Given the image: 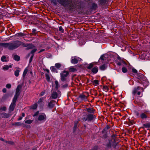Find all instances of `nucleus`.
Listing matches in <instances>:
<instances>
[{
	"label": "nucleus",
	"mask_w": 150,
	"mask_h": 150,
	"mask_svg": "<svg viewBox=\"0 0 150 150\" xmlns=\"http://www.w3.org/2000/svg\"><path fill=\"white\" fill-rule=\"evenodd\" d=\"M11 87V85L10 84H7L6 85V87L8 88H10Z\"/></svg>",
	"instance_id": "obj_38"
},
{
	"label": "nucleus",
	"mask_w": 150,
	"mask_h": 150,
	"mask_svg": "<svg viewBox=\"0 0 150 150\" xmlns=\"http://www.w3.org/2000/svg\"><path fill=\"white\" fill-rule=\"evenodd\" d=\"M21 45H23V46L26 47L28 46V45L27 44H25L22 42H21Z\"/></svg>",
	"instance_id": "obj_42"
},
{
	"label": "nucleus",
	"mask_w": 150,
	"mask_h": 150,
	"mask_svg": "<svg viewBox=\"0 0 150 150\" xmlns=\"http://www.w3.org/2000/svg\"><path fill=\"white\" fill-rule=\"evenodd\" d=\"M1 18V16L0 14V19Z\"/></svg>",
	"instance_id": "obj_62"
},
{
	"label": "nucleus",
	"mask_w": 150,
	"mask_h": 150,
	"mask_svg": "<svg viewBox=\"0 0 150 150\" xmlns=\"http://www.w3.org/2000/svg\"><path fill=\"white\" fill-rule=\"evenodd\" d=\"M19 72L20 71L18 70H17L15 71L14 72L15 75L17 77L19 75Z\"/></svg>",
	"instance_id": "obj_26"
},
{
	"label": "nucleus",
	"mask_w": 150,
	"mask_h": 150,
	"mask_svg": "<svg viewBox=\"0 0 150 150\" xmlns=\"http://www.w3.org/2000/svg\"><path fill=\"white\" fill-rule=\"evenodd\" d=\"M28 71V69L27 68H26L25 69L23 73V77H25V76L26 74L27 73Z\"/></svg>",
	"instance_id": "obj_22"
},
{
	"label": "nucleus",
	"mask_w": 150,
	"mask_h": 150,
	"mask_svg": "<svg viewBox=\"0 0 150 150\" xmlns=\"http://www.w3.org/2000/svg\"><path fill=\"white\" fill-rule=\"evenodd\" d=\"M33 55H32V56H31V57L30 58V61H29V62H31L32 61V59H33Z\"/></svg>",
	"instance_id": "obj_49"
},
{
	"label": "nucleus",
	"mask_w": 150,
	"mask_h": 150,
	"mask_svg": "<svg viewBox=\"0 0 150 150\" xmlns=\"http://www.w3.org/2000/svg\"><path fill=\"white\" fill-rule=\"evenodd\" d=\"M50 69L53 72L56 71V68L54 66H52L50 67Z\"/></svg>",
	"instance_id": "obj_29"
},
{
	"label": "nucleus",
	"mask_w": 150,
	"mask_h": 150,
	"mask_svg": "<svg viewBox=\"0 0 150 150\" xmlns=\"http://www.w3.org/2000/svg\"><path fill=\"white\" fill-rule=\"evenodd\" d=\"M9 143L10 144H13V142H10Z\"/></svg>",
	"instance_id": "obj_58"
},
{
	"label": "nucleus",
	"mask_w": 150,
	"mask_h": 150,
	"mask_svg": "<svg viewBox=\"0 0 150 150\" xmlns=\"http://www.w3.org/2000/svg\"><path fill=\"white\" fill-rule=\"evenodd\" d=\"M61 93L60 91H58L57 92H53L51 94V97L53 99H56L57 97L60 96Z\"/></svg>",
	"instance_id": "obj_4"
},
{
	"label": "nucleus",
	"mask_w": 150,
	"mask_h": 150,
	"mask_svg": "<svg viewBox=\"0 0 150 150\" xmlns=\"http://www.w3.org/2000/svg\"><path fill=\"white\" fill-rule=\"evenodd\" d=\"M14 59L16 61H18L20 60V57L17 55H15L14 56Z\"/></svg>",
	"instance_id": "obj_23"
},
{
	"label": "nucleus",
	"mask_w": 150,
	"mask_h": 150,
	"mask_svg": "<svg viewBox=\"0 0 150 150\" xmlns=\"http://www.w3.org/2000/svg\"><path fill=\"white\" fill-rule=\"evenodd\" d=\"M93 66V65L91 63L87 67V68L88 69H90L92 68Z\"/></svg>",
	"instance_id": "obj_36"
},
{
	"label": "nucleus",
	"mask_w": 150,
	"mask_h": 150,
	"mask_svg": "<svg viewBox=\"0 0 150 150\" xmlns=\"http://www.w3.org/2000/svg\"><path fill=\"white\" fill-rule=\"evenodd\" d=\"M32 46V45H29V46Z\"/></svg>",
	"instance_id": "obj_64"
},
{
	"label": "nucleus",
	"mask_w": 150,
	"mask_h": 150,
	"mask_svg": "<svg viewBox=\"0 0 150 150\" xmlns=\"http://www.w3.org/2000/svg\"><path fill=\"white\" fill-rule=\"evenodd\" d=\"M1 45L4 47L8 48L9 49L10 42L6 43H2L1 44Z\"/></svg>",
	"instance_id": "obj_15"
},
{
	"label": "nucleus",
	"mask_w": 150,
	"mask_h": 150,
	"mask_svg": "<svg viewBox=\"0 0 150 150\" xmlns=\"http://www.w3.org/2000/svg\"><path fill=\"white\" fill-rule=\"evenodd\" d=\"M55 83L56 85V89H58L59 87V84H58V82L57 81H55Z\"/></svg>",
	"instance_id": "obj_33"
},
{
	"label": "nucleus",
	"mask_w": 150,
	"mask_h": 150,
	"mask_svg": "<svg viewBox=\"0 0 150 150\" xmlns=\"http://www.w3.org/2000/svg\"><path fill=\"white\" fill-rule=\"evenodd\" d=\"M69 70L70 71L74 72L76 71V68L71 67L69 69Z\"/></svg>",
	"instance_id": "obj_25"
},
{
	"label": "nucleus",
	"mask_w": 150,
	"mask_h": 150,
	"mask_svg": "<svg viewBox=\"0 0 150 150\" xmlns=\"http://www.w3.org/2000/svg\"><path fill=\"white\" fill-rule=\"evenodd\" d=\"M87 111L88 112H91L92 110L90 108H88L87 109Z\"/></svg>",
	"instance_id": "obj_48"
},
{
	"label": "nucleus",
	"mask_w": 150,
	"mask_h": 150,
	"mask_svg": "<svg viewBox=\"0 0 150 150\" xmlns=\"http://www.w3.org/2000/svg\"><path fill=\"white\" fill-rule=\"evenodd\" d=\"M43 100V98H40L39 100L38 101V103H40L41 102H42Z\"/></svg>",
	"instance_id": "obj_40"
},
{
	"label": "nucleus",
	"mask_w": 150,
	"mask_h": 150,
	"mask_svg": "<svg viewBox=\"0 0 150 150\" xmlns=\"http://www.w3.org/2000/svg\"><path fill=\"white\" fill-rule=\"evenodd\" d=\"M21 45V42L18 40L10 42L9 50H13L19 47Z\"/></svg>",
	"instance_id": "obj_1"
},
{
	"label": "nucleus",
	"mask_w": 150,
	"mask_h": 150,
	"mask_svg": "<svg viewBox=\"0 0 150 150\" xmlns=\"http://www.w3.org/2000/svg\"><path fill=\"white\" fill-rule=\"evenodd\" d=\"M61 66V64L59 63H57L55 64V67L57 69L59 68Z\"/></svg>",
	"instance_id": "obj_24"
},
{
	"label": "nucleus",
	"mask_w": 150,
	"mask_h": 150,
	"mask_svg": "<svg viewBox=\"0 0 150 150\" xmlns=\"http://www.w3.org/2000/svg\"><path fill=\"white\" fill-rule=\"evenodd\" d=\"M93 83L95 86H97L98 85L99 83V81L97 80H95L92 82Z\"/></svg>",
	"instance_id": "obj_16"
},
{
	"label": "nucleus",
	"mask_w": 150,
	"mask_h": 150,
	"mask_svg": "<svg viewBox=\"0 0 150 150\" xmlns=\"http://www.w3.org/2000/svg\"><path fill=\"white\" fill-rule=\"evenodd\" d=\"M9 116V114L5 113H3L1 114V117L2 118H7Z\"/></svg>",
	"instance_id": "obj_11"
},
{
	"label": "nucleus",
	"mask_w": 150,
	"mask_h": 150,
	"mask_svg": "<svg viewBox=\"0 0 150 150\" xmlns=\"http://www.w3.org/2000/svg\"><path fill=\"white\" fill-rule=\"evenodd\" d=\"M12 67V65H10L8 66V65H6L4 66L3 67V69L4 70H8L9 68H11Z\"/></svg>",
	"instance_id": "obj_18"
},
{
	"label": "nucleus",
	"mask_w": 150,
	"mask_h": 150,
	"mask_svg": "<svg viewBox=\"0 0 150 150\" xmlns=\"http://www.w3.org/2000/svg\"><path fill=\"white\" fill-rule=\"evenodd\" d=\"M46 79L47 81H49L50 80V78L49 75L48 74H45Z\"/></svg>",
	"instance_id": "obj_31"
},
{
	"label": "nucleus",
	"mask_w": 150,
	"mask_h": 150,
	"mask_svg": "<svg viewBox=\"0 0 150 150\" xmlns=\"http://www.w3.org/2000/svg\"><path fill=\"white\" fill-rule=\"evenodd\" d=\"M132 72L134 73H136L137 72V70L135 69H132Z\"/></svg>",
	"instance_id": "obj_43"
},
{
	"label": "nucleus",
	"mask_w": 150,
	"mask_h": 150,
	"mask_svg": "<svg viewBox=\"0 0 150 150\" xmlns=\"http://www.w3.org/2000/svg\"><path fill=\"white\" fill-rule=\"evenodd\" d=\"M45 71H46L47 73H49V70L48 69H45Z\"/></svg>",
	"instance_id": "obj_54"
},
{
	"label": "nucleus",
	"mask_w": 150,
	"mask_h": 150,
	"mask_svg": "<svg viewBox=\"0 0 150 150\" xmlns=\"http://www.w3.org/2000/svg\"><path fill=\"white\" fill-rule=\"evenodd\" d=\"M15 125L17 126H21V124L20 122H17L15 123Z\"/></svg>",
	"instance_id": "obj_39"
},
{
	"label": "nucleus",
	"mask_w": 150,
	"mask_h": 150,
	"mask_svg": "<svg viewBox=\"0 0 150 150\" xmlns=\"http://www.w3.org/2000/svg\"><path fill=\"white\" fill-rule=\"evenodd\" d=\"M24 35V34L23 33H19L16 34V35L18 36H23Z\"/></svg>",
	"instance_id": "obj_37"
},
{
	"label": "nucleus",
	"mask_w": 150,
	"mask_h": 150,
	"mask_svg": "<svg viewBox=\"0 0 150 150\" xmlns=\"http://www.w3.org/2000/svg\"><path fill=\"white\" fill-rule=\"evenodd\" d=\"M2 91L4 93H5L6 92V89L5 88H4L3 89Z\"/></svg>",
	"instance_id": "obj_50"
},
{
	"label": "nucleus",
	"mask_w": 150,
	"mask_h": 150,
	"mask_svg": "<svg viewBox=\"0 0 150 150\" xmlns=\"http://www.w3.org/2000/svg\"><path fill=\"white\" fill-rule=\"evenodd\" d=\"M6 110V108L5 106L2 107L0 108V110L1 111H5Z\"/></svg>",
	"instance_id": "obj_30"
},
{
	"label": "nucleus",
	"mask_w": 150,
	"mask_h": 150,
	"mask_svg": "<svg viewBox=\"0 0 150 150\" xmlns=\"http://www.w3.org/2000/svg\"><path fill=\"white\" fill-rule=\"evenodd\" d=\"M97 147L95 146L91 150H97Z\"/></svg>",
	"instance_id": "obj_47"
},
{
	"label": "nucleus",
	"mask_w": 150,
	"mask_h": 150,
	"mask_svg": "<svg viewBox=\"0 0 150 150\" xmlns=\"http://www.w3.org/2000/svg\"><path fill=\"white\" fill-rule=\"evenodd\" d=\"M117 64H118V65H121V63H120L119 62V63H117Z\"/></svg>",
	"instance_id": "obj_59"
},
{
	"label": "nucleus",
	"mask_w": 150,
	"mask_h": 150,
	"mask_svg": "<svg viewBox=\"0 0 150 150\" xmlns=\"http://www.w3.org/2000/svg\"><path fill=\"white\" fill-rule=\"evenodd\" d=\"M1 140L3 141H4V139L3 138L1 139Z\"/></svg>",
	"instance_id": "obj_61"
},
{
	"label": "nucleus",
	"mask_w": 150,
	"mask_h": 150,
	"mask_svg": "<svg viewBox=\"0 0 150 150\" xmlns=\"http://www.w3.org/2000/svg\"><path fill=\"white\" fill-rule=\"evenodd\" d=\"M36 51V49H33L31 52V53L32 54L33 53Z\"/></svg>",
	"instance_id": "obj_44"
},
{
	"label": "nucleus",
	"mask_w": 150,
	"mask_h": 150,
	"mask_svg": "<svg viewBox=\"0 0 150 150\" xmlns=\"http://www.w3.org/2000/svg\"><path fill=\"white\" fill-rule=\"evenodd\" d=\"M39 113V112L38 111H37V112H36L33 115V116L34 117V116H36V115H38Z\"/></svg>",
	"instance_id": "obj_46"
},
{
	"label": "nucleus",
	"mask_w": 150,
	"mask_h": 150,
	"mask_svg": "<svg viewBox=\"0 0 150 150\" xmlns=\"http://www.w3.org/2000/svg\"><path fill=\"white\" fill-rule=\"evenodd\" d=\"M17 99L16 97H14L12 103H11L10 107L9 109L10 111H13L15 105V103Z\"/></svg>",
	"instance_id": "obj_7"
},
{
	"label": "nucleus",
	"mask_w": 150,
	"mask_h": 150,
	"mask_svg": "<svg viewBox=\"0 0 150 150\" xmlns=\"http://www.w3.org/2000/svg\"><path fill=\"white\" fill-rule=\"evenodd\" d=\"M139 117H141L142 119H144L146 118L147 117V116L145 114L142 113L140 114Z\"/></svg>",
	"instance_id": "obj_14"
},
{
	"label": "nucleus",
	"mask_w": 150,
	"mask_h": 150,
	"mask_svg": "<svg viewBox=\"0 0 150 150\" xmlns=\"http://www.w3.org/2000/svg\"><path fill=\"white\" fill-rule=\"evenodd\" d=\"M103 88L104 90L107 91L108 90V87L107 86H104Z\"/></svg>",
	"instance_id": "obj_45"
},
{
	"label": "nucleus",
	"mask_w": 150,
	"mask_h": 150,
	"mask_svg": "<svg viewBox=\"0 0 150 150\" xmlns=\"http://www.w3.org/2000/svg\"><path fill=\"white\" fill-rule=\"evenodd\" d=\"M82 61V59L79 57H71V63L75 64H77L79 61Z\"/></svg>",
	"instance_id": "obj_2"
},
{
	"label": "nucleus",
	"mask_w": 150,
	"mask_h": 150,
	"mask_svg": "<svg viewBox=\"0 0 150 150\" xmlns=\"http://www.w3.org/2000/svg\"><path fill=\"white\" fill-rule=\"evenodd\" d=\"M102 38H100L99 40L97 42V43H103V41L101 40Z\"/></svg>",
	"instance_id": "obj_35"
},
{
	"label": "nucleus",
	"mask_w": 150,
	"mask_h": 150,
	"mask_svg": "<svg viewBox=\"0 0 150 150\" xmlns=\"http://www.w3.org/2000/svg\"><path fill=\"white\" fill-rule=\"evenodd\" d=\"M136 115L137 117H139L140 115L138 112H136Z\"/></svg>",
	"instance_id": "obj_51"
},
{
	"label": "nucleus",
	"mask_w": 150,
	"mask_h": 150,
	"mask_svg": "<svg viewBox=\"0 0 150 150\" xmlns=\"http://www.w3.org/2000/svg\"><path fill=\"white\" fill-rule=\"evenodd\" d=\"M76 127V125H74V127Z\"/></svg>",
	"instance_id": "obj_63"
},
{
	"label": "nucleus",
	"mask_w": 150,
	"mask_h": 150,
	"mask_svg": "<svg viewBox=\"0 0 150 150\" xmlns=\"http://www.w3.org/2000/svg\"><path fill=\"white\" fill-rule=\"evenodd\" d=\"M25 115V114L24 113H22V116L23 117H24Z\"/></svg>",
	"instance_id": "obj_57"
},
{
	"label": "nucleus",
	"mask_w": 150,
	"mask_h": 150,
	"mask_svg": "<svg viewBox=\"0 0 150 150\" xmlns=\"http://www.w3.org/2000/svg\"><path fill=\"white\" fill-rule=\"evenodd\" d=\"M122 72L124 73L127 72V69L125 67H122Z\"/></svg>",
	"instance_id": "obj_28"
},
{
	"label": "nucleus",
	"mask_w": 150,
	"mask_h": 150,
	"mask_svg": "<svg viewBox=\"0 0 150 150\" xmlns=\"http://www.w3.org/2000/svg\"><path fill=\"white\" fill-rule=\"evenodd\" d=\"M59 30L62 33H63L64 32V30L62 26H60L59 27Z\"/></svg>",
	"instance_id": "obj_34"
},
{
	"label": "nucleus",
	"mask_w": 150,
	"mask_h": 150,
	"mask_svg": "<svg viewBox=\"0 0 150 150\" xmlns=\"http://www.w3.org/2000/svg\"><path fill=\"white\" fill-rule=\"evenodd\" d=\"M32 122V120H26L25 122V123L30 124Z\"/></svg>",
	"instance_id": "obj_32"
},
{
	"label": "nucleus",
	"mask_w": 150,
	"mask_h": 150,
	"mask_svg": "<svg viewBox=\"0 0 150 150\" xmlns=\"http://www.w3.org/2000/svg\"><path fill=\"white\" fill-rule=\"evenodd\" d=\"M45 50L44 49H42V50H40V52H43V51H44Z\"/></svg>",
	"instance_id": "obj_53"
},
{
	"label": "nucleus",
	"mask_w": 150,
	"mask_h": 150,
	"mask_svg": "<svg viewBox=\"0 0 150 150\" xmlns=\"http://www.w3.org/2000/svg\"><path fill=\"white\" fill-rule=\"evenodd\" d=\"M94 118V116L92 115H88L87 118L86 119L84 117L83 118V120L85 121L88 120V121H91Z\"/></svg>",
	"instance_id": "obj_9"
},
{
	"label": "nucleus",
	"mask_w": 150,
	"mask_h": 150,
	"mask_svg": "<svg viewBox=\"0 0 150 150\" xmlns=\"http://www.w3.org/2000/svg\"><path fill=\"white\" fill-rule=\"evenodd\" d=\"M37 103H35L31 107V108L32 109H35L37 108Z\"/></svg>",
	"instance_id": "obj_27"
},
{
	"label": "nucleus",
	"mask_w": 150,
	"mask_h": 150,
	"mask_svg": "<svg viewBox=\"0 0 150 150\" xmlns=\"http://www.w3.org/2000/svg\"><path fill=\"white\" fill-rule=\"evenodd\" d=\"M55 105V102L54 101H52L49 103L48 107L50 108H52Z\"/></svg>",
	"instance_id": "obj_12"
},
{
	"label": "nucleus",
	"mask_w": 150,
	"mask_h": 150,
	"mask_svg": "<svg viewBox=\"0 0 150 150\" xmlns=\"http://www.w3.org/2000/svg\"><path fill=\"white\" fill-rule=\"evenodd\" d=\"M68 74V72L66 71H64L62 73H61V80L62 81H65L66 79V77Z\"/></svg>",
	"instance_id": "obj_5"
},
{
	"label": "nucleus",
	"mask_w": 150,
	"mask_h": 150,
	"mask_svg": "<svg viewBox=\"0 0 150 150\" xmlns=\"http://www.w3.org/2000/svg\"><path fill=\"white\" fill-rule=\"evenodd\" d=\"M107 67V66L105 64H103L100 67V69L103 70H105Z\"/></svg>",
	"instance_id": "obj_21"
},
{
	"label": "nucleus",
	"mask_w": 150,
	"mask_h": 150,
	"mask_svg": "<svg viewBox=\"0 0 150 150\" xmlns=\"http://www.w3.org/2000/svg\"><path fill=\"white\" fill-rule=\"evenodd\" d=\"M36 31V30L35 29H34L33 30V32H34Z\"/></svg>",
	"instance_id": "obj_60"
},
{
	"label": "nucleus",
	"mask_w": 150,
	"mask_h": 150,
	"mask_svg": "<svg viewBox=\"0 0 150 150\" xmlns=\"http://www.w3.org/2000/svg\"><path fill=\"white\" fill-rule=\"evenodd\" d=\"M143 128L150 127V122L147 123L143 125Z\"/></svg>",
	"instance_id": "obj_19"
},
{
	"label": "nucleus",
	"mask_w": 150,
	"mask_h": 150,
	"mask_svg": "<svg viewBox=\"0 0 150 150\" xmlns=\"http://www.w3.org/2000/svg\"><path fill=\"white\" fill-rule=\"evenodd\" d=\"M137 95L139 96H140L141 94V93L140 91H138L137 93Z\"/></svg>",
	"instance_id": "obj_52"
},
{
	"label": "nucleus",
	"mask_w": 150,
	"mask_h": 150,
	"mask_svg": "<svg viewBox=\"0 0 150 150\" xmlns=\"http://www.w3.org/2000/svg\"><path fill=\"white\" fill-rule=\"evenodd\" d=\"M45 92L44 91L42 92L40 95V96H43V95H44L45 94Z\"/></svg>",
	"instance_id": "obj_41"
},
{
	"label": "nucleus",
	"mask_w": 150,
	"mask_h": 150,
	"mask_svg": "<svg viewBox=\"0 0 150 150\" xmlns=\"http://www.w3.org/2000/svg\"><path fill=\"white\" fill-rule=\"evenodd\" d=\"M88 96V93L85 92L83 94L81 95L80 96V98L83 100L86 101L87 100V98Z\"/></svg>",
	"instance_id": "obj_8"
},
{
	"label": "nucleus",
	"mask_w": 150,
	"mask_h": 150,
	"mask_svg": "<svg viewBox=\"0 0 150 150\" xmlns=\"http://www.w3.org/2000/svg\"><path fill=\"white\" fill-rule=\"evenodd\" d=\"M22 119V117H20L18 119V120H20Z\"/></svg>",
	"instance_id": "obj_55"
},
{
	"label": "nucleus",
	"mask_w": 150,
	"mask_h": 150,
	"mask_svg": "<svg viewBox=\"0 0 150 150\" xmlns=\"http://www.w3.org/2000/svg\"><path fill=\"white\" fill-rule=\"evenodd\" d=\"M22 85L21 84H19L17 86L16 90V94L14 97H16V99L19 96L20 94V91L22 88Z\"/></svg>",
	"instance_id": "obj_3"
},
{
	"label": "nucleus",
	"mask_w": 150,
	"mask_h": 150,
	"mask_svg": "<svg viewBox=\"0 0 150 150\" xmlns=\"http://www.w3.org/2000/svg\"><path fill=\"white\" fill-rule=\"evenodd\" d=\"M140 89H141L143 91L144 89L143 88L140 87L139 86H138L134 89L132 92V94L134 95L137 93V92H138V91Z\"/></svg>",
	"instance_id": "obj_10"
},
{
	"label": "nucleus",
	"mask_w": 150,
	"mask_h": 150,
	"mask_svg": "<svg viewBox=\"0 0 150 150\" xmlns=\"http://www.w3.org/2000/svg\"><path fill=\"white\" fill-rule=\"evenodd\" d=\"M1 60L4 62H5L8 61V57H6L5 56H3L2 57L1 59Z\"/></svg>",
	"instance_id": "obj_17"
},
{
	"label": "nucleus",
	"mask_w": 150,
	"mask_h": 150,
	"mask_svg": "<svg viewBox=\"0 0 150 150\" xmlns=\"http://www.w3.org/2000/svg\"><path fill=\"white\" fill-rule=\"evenodd\" d=\"M98 71V68L97 67H94L92 69V72L94 74L96 73Z\"/></svg>",
	"instance_id": "obj_13"
},
{
	"label": "nucleus",
	"mask_w": 150,
	"mask_h": 150,
	"mask_svg": "<svg viewBox=\"0 0 150 150\" xmlns=\"http://www.w3.org/2000/svg\"><path fill=\"white\" fill-rule=\"evenodd\" d=\"M100 59H101L103 60V56H101V57H100Z\"/></svg>",
	"instance_id": "obj_56"
},
{
	"label": "nucleus",
	"mask_w": 150,
	"mask_h": 150,
	"mask_svg": "<svg viewBox=\"0 0 150 150\" xmlns=\"http://www.w3.org/2000/svg\"><path fill=\"white\" fill-rule=\"evenodd\" d=\"M66 0H58V2L64 6Z\"/></svg>",
	"instance_id": "obj_20"
},
{
	"label": "nucleus",
	"mask_w": 150,
	"mask_h": 150,
	"mask_svg": "<svg viewBox=\"0 0 150 150\" xmlns=\"http://www.w3.org/2000/svg\"><path fill=\"white\" fill-rule=\"evenodd\" d=\"M46 119V116L44 113H40L39 115L38 120L39 121H45Z\"/></svg>",
	"instance_id": "obj_6"
}]
</instances>
